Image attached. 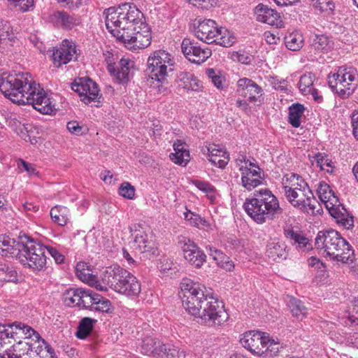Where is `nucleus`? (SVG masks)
Masks as SVG:
<instances>
[{"instance_id":"f257e3e1","label":"nucleus","mask_w":358,"mask_h":358,"mask_svg":"<svg viewBox=\"0 0 358 358\" xmlns=\"http://www.w3.org/2000/svg\"><path fill=\"white\" fill-rule=\"evenodd\" d=\"M108 31L131 50L148 48L151 44V29L143 13L134 3L110 7L104 12Z\"/></svg>"},{"instance_id":"f03ea898","label":"nucleus","mask_w":358,"mask_h":358,"mask_svg":"<svg viewBox=\"0 0 358 358\" xmlns=\"http://www.w3.org/2000/svg\"><path fill=\"white\" fill-rule=\"evenodd\" d=\"M182 306L197 322L208 327L222 325L229 318L224 306L207 291L206 287L189 279L180 283Z\"/></svg>"},{"instance_id":"7ed1b4c3","label":"nucleus","mask_w":358,"mask_h":358,"mask_svg":"<svg viewBox=\"0 0 358 358\" xmlns=\"http://www.w3.org/2000/svg\"><path fill=\"white\" fill-rule=\"evenodd\" d=\"M243 206L248 215L259 224L272 220L282 213L278 198L267 188L256 191L253 197L245 199Z\"/></svg>"},{"instance_id":"20e7f679","label":"nucleus","mask_w":358,"mask_h":358,"mask_svg":"<svg viewBox=\"0 0 358 358\" xmlns=\"http://www.w3.org/2000/svg\"><path fill=\"white\" fill-rule=\"evenodd\" d=\"M315 245L319 253L331 260L348 263L352 261L353 250L350 243L336 230L319 231Z\"/></svg>"},{"instance_id":"39448f33","label":"nucleus","mask_w":358,"mask_h":358,"mask_svg":"<svg viewBox=\"0 0 358 358\" xmlns=\"http://www.w3.org/2000/svg\"><path fill=\"white\" fill-rule=\"evenodd\" d=\"M103 285L101 286V292H107L110 288L129 297L138 296L141 292V285L136 277L117 265L106 268Z\"/></svg>"},{"instance_id":"423d86ee","label":"nucleus","mask_w":358,"mask_h":358,"mask_svg":"<svg viewBox=\"0 0 358 358\" xmlns=\"http://www.w3.org/2000/svg\"><path fill=\"white\" fill-rule=\"evenodd\" d=\"M29 78L27 73H3L0 78V91L12 102L24 105L27 102L26 91L34 84Z\"/></svg>"},{"instance_id":"0eeeda50","label":"nucleus","mask_w":358,"mask_h":358,"mask_svg":"<svg viewBox=\"0 0 358 358\" xmlns=\"http://www.w3.org/2000/svg\"><path fill=\"white\" fill-rule=\"evenodd\" d=\"M174 57L164 50L152 52L147 59L146 71L149 77L162 85L166 81L169 73L173 71Z\"/></svg>"},{"instance_id":"6e6552de","label":"nucleus","mask_w":358,"mask_h":358,"mask_svg":"<svg viewBox=\"0 0 358 358\" xmlns=\"http://www.w3.org/2000/svg\"><path fill=\"white\" fill-rule=\"evenodd\" d=\"M235 92L238 96L236 105L243 111L250 110L249 103L259 106L264 102L263 88L248 78H241L237 80Z\"/></svg>"},{"instance_id":"1a4fd4ad","label":"nucleus","mask_w":358,"mask_h":358,"mask_svg":"<svg viewBox=\"0 0 358 358\" xmlns=\"http://www.w3.org/2000/svg\"><path fill=\"white\" fill-rule=\"evenodd\" d=\"M357 70L351 66L339 67L337 72L330 73L328 83L333 92L341 99L349 97L357 87Z\"/></svg>"},{"instance_id":"9d476101","label":"nucleus","mask_w":358,"mask_h":358,"mask_svg":"<svg viewBox=\"0 0 358 358\" xmlns=\"http://www.w3.org/2000/svg\"><path fill=\"white\" fill-rule=\"evenodd\" d=\"M23 340H20L13 345V350L16 355V358L36 357L43 355L44 351H54L42 339L38 332L30 327V331L27 334H23Z\"/></svg>"},{"instance_id":"9b49d317","label":"nucleus","mask_w":358,"mask_h":358,"mask_svg":"<svg viewBox=\"0 0 358 358\" xmlns=\"http://www.w3.org/2000/svg\"><path fill=\"white\" fill-rule=\"evenodd\" d=\"M235 164L241 173V185L245 189L251 191L262 184V171L254 159L238 155L235 159Z\"/></svg>"},{"instance_id":"f8f14e48","label":"nucleus","mask_w":358,"mask_h":358,"mask_svg":"<svg viewBox=\"0 0 358 358\" xmlns=\"http://www.w3.org/2000/svg\"><path fill=\"white\" fill-rule=\"evenodd\" d=\"M26 245L24 249L18 256L17 259L24 266L33 271H39L45 267V246L36 243L25 236Z\"/></svg>"},{"instance_id":"ddd939ff","label":"nucleus","mask_w":358,"mask_h":358,"mask_svg":"<svg viewBox=\"0 0 358 358\" xmlns=\"http://www.w3.org/2000/svg\"><path fill=\"white\" fill-rule=\"evenodd\" d=\"M27 102L24 104H31L34 108L43 114L50 115L56 111V104L52 98L39 85L34 83L29 87V91H26Z\"/></svg>"},{"instance_id":"4468645a","label":"nucleus","mask_w":358,"mask_h":358,"mask_svg":"<svg viewBox=\"0 0 358 358\" xmlns=\"http://www.w3.org/2000/svg\"><path fill=\"white\" fill-rule=\"evenodd\" d=\"M288 201L296 208L308 213H314L317 201L307 183L285 194Z\"/></svg>"},{"instance_id":"2eb2a0df","label":"nucleus","mask_w":358,"mask_h":358,"mask_svg":"<svg viewBox=\"0 0 358 358\" xmlns=\"http://www.w3.org/2000/svg\"><path fill=\"white\" fill-rule=\"evenodd\" d=\"M30 331V327L15 322L12 324H0V348L2 350L12 349L13 342L23 338V334Z\"/></svg>"},{"instance_id":"dca6fc26","label":"nucleus","mask_w":358,"mask_h":358,"mask_svg":"<svg viewBox=\"0 0 358 358\" xmlns=\"http://www.w3.org/2000/svg\"><path fill=\"white\" fill-rule=\"evenodd\" d=\"M71 89L78 93L80 100L85 104H90L100 98L98 85L90 78H79L71 85Z\"/></svg>"},{"instance_id":"f3484780","label":"nucleus","mask_w":358,"mask_h":358,"mask_svg":"<svg viewBox=\"0 0 358 358\" xmlns=\"http://www.w3.org/2000/svg\"><path fill=\"white\" fill-rule=\"evenodd\" d=\"M181 49L185 57L192 63L201 64L211 56L208 48H203L194 41L185 38L181 43Z\"/></svg>"},{"instance_id":"a211bd4d","label":"nucleus","mask_w":358,"mask_h":358,"mask_svg":"<svg viewBox=\"0 0 358 358\" xmlns=\"http://www.w3.org/2000/svg\"><path fill=\"white\" fill-rule=\"evenodd\" d=\"M179 243L185 260L194 267L201 268L206 261L204 252L189 238L183 237Z\"/></svg>"},{"instance_id":"6ab92c4d","label":"nucleus","mask_w":358,"mask_h":358,"mask_svg":"<svg viewBox=\"0 0 358 358\" xmlns=\"http://www.w3.org/2000/svg\"><path fill=\"white\" fill-rule=\"evenodd\" d=\"M76 273L77 277L89 286L101 292V286H103V278L106 273V268L102 271L99 277L95 275L92 268L86 262H80L76 264Z\"/></svg>"},{"instance_id":"aec40b11","label":"nucleus","mask_w":358,"mask_h":358,"mask_svg":"<svg viewBox=\"0 0 358 358\" xmlns=\"http://www.w3.org/2000/svg\"><path fill=\"white\" fill-rule=\"evenodd\" d=\"M76 45L72 41L63 40L59 47L57 48L52 53L54 65L57 67L66 64L77 57Z\"/></svg>"},{"instance_id":"412c9836","label":"nucleus","mask_w":358,"mask_h":358,"mask_svg":"<svg viewBox=\"0 0 358 358\" xmlns=\"http://www.w3.org/2000/svg\"><path fill=\"white\" fill-rule=\"evenodd\" d=\"M25 245V237L15 238L5 234L0 235V254L2 256L15 257L17 259Z\"/></svg>"},{"instance_id":"4be33fe9","label":"nucleus","mask_w":358,"mask_h":358,"mask_svg":"<svg viewBox=\"0 0 358 358\" xmlns=\"http://www.w3.org/2000/svg\"><path fill=\"white\" fill-rule=\"evenodd\" d=\"M107 69L119 83H126L129 80L130 70L133 68L134 62L129 58H122L117 65L113 63L108 57L106 59Z\"/></svg>"},{"instance_id":"5701e85b","label":"nucleus","mask_w":358,"mask_h":358,"mask_svg":"<svg viewBox=\"0 0 358 358\" xmlns=\"http://www.w3.org/2000/svg\"><path fill=\"white\" fill-rule=\"evenodd\" d=\"M203 152L207 155L212 164L220 169H224L229 163V155L222 145L208 143L203 148Z\"/></svg>"},{"instance_id":"b1692460","label":"nucleus","mask_w":358,"mask_h":358,"mask_svg":"<svg viewBox=\"0 0 358 358\" xmlns=\"http://www.w3.org/2000/svg\"><path fill=\"white\" fill-rule=\"evenodd\" d=\"M91 290L81 288H70L65 290L62 294V300L67 306H78L86 308L90 301Z\"/></svg>"},{"instance_id":"393cba45","label":"nucleus","mask_w":358,"mask_h":358,"mask_svg":"<svg viewBox=\"0 0 358 358\" xmlns=\"http://www.w3.org/2000/svg\"><path fill=\"white\" fill-rule=\"evenodd\" d=\"M217 24L213 20H204L199 22L194 31L195 36L206 43H213L216 41V36H219Z\"/></svg>"},{"instance_id":"a878e982","label":"nucleus","mask_w":358,"mask_h":358,"mask_svg":"<svg viewBox=\"0 0 358 358\" xmlns=\"http://www.w3.org/2000/svg\"><path fill=\"white\" fill-rule=\"evenodd\" d=\"M254 12L256 20L259 22L275 26L277 28L284 26L280 15L268 6L259 3L255 7Z\"/></svg>"},{"instance_id":"bb28decb","label":"nucleus","mask_w":358,"mask_h":358,"mask_svg":"<svg viewBox=\"0 0 358 358\" xmlns=\"http://www.w3.org/2000/svg\"><path fill=\"white\" fill-rule=\"evenodd\" d=\"M266 332L248 331L243 334L240 338L241 345L252 355L258 356Z\"/></svg>"},{"instance_id":"cd10ccee","label":"nucleus","mask_w":358,"mask_h":358,"mask_svg":"<svg viewBox=\"0 0 358 358\" xmlns=\"http://www.w3.org/2000/svg\"><path fill=\"white\" fill-rule=\"evenodd\" d=\"M133 248L141 253H145L149 256L155 255L157 248L152 236L144 231H139L134 236Z\"/></svg>"},{"instance_id":"c85d7f7f","label":"nucleus","mask_w":358,"mask_h":358,"mask_svg":"<svg viewBox=\"0 0 358 358\" xmlns=\"http://www.w3.org/2000/svg\"><path fill=\"white\" fill-rule=\"evenodd\" d=\"M52 21L57 26L69 30L76 29L82 24V19L79 15L64 11L55 12L52 15Z\"/></svg>"},{"instance_id":"c756f323","label":"nucleus","mask_w":358,"mask_h":358,"mask_svg":"<svg viewBox=\"0 0 358 358\" xmlns=\"http://www.w3.org/2000/svg\"><path fill=\"white\" fill-rule=\"evenodd\" d=\"M317 194L320 200L324 205L328 211L334 207H336V205L338 206L340 203L338 197L335 195L330 186L324 182L319 183Z\"/></svg>"},{"instance_id":"7c9ffc66","label":"nucleus","mask_w":358,"mask_h":358,"mask_svg":"<svg viewBox=\"0 0 358 358\" xmlns=\"http://www.w3.org/2000/svg\"><path fill=\"white\" fill-rule=\"evenodd\" d=\"M173 152L171 153V160L178 165L185 166L190 160V154L188 146L181 140H177L173 145Z\"/></svg>"},{"instance_id":"2f4dec72","label":"nucleus","mask_w":358,"mask_h":358,"mask_svg":"<svg viewBox=\"0 0 358 358\" xmlns=\"http://www.w3.org/2000/svg\"><path fill=\"white\" fill-rule=\"evenodd\" d=\"M90 298L89 303L85 308L103 313H112L113 312L114 307L109 299L93 293L92 291L90 294Z\"/></svg>"},{"instance_id":"473e14b6","label":"nucleus","mask_w":358,"mask_h":358,"mask_svg":"<svg viewBox=\"0 0 358 358\" xmlns=\"http://www.w3.org/2000/svg\"><path fill=\"white\" fill-rule=\"evenodd\" d=\"M285 235L292 245L299 251H305L311 248L309 239L300 231L287 229L285 231Z\"/></svg>"},{"instance_id":"72a5a7b5","label":"nucleus","mask_w":358,"mask_h":358,"mask_svg":"<svg viewBox=\"0 0 358 358\" xmlns=\"http://www.w3.org/2000/svg\"><path fill=\"white\" fill-rule=\"evenodd\" d=\"M282 348V346L280 345L278 338H274L266 333L264 337H263L261 350L258 356L263 357H276Z\"/></svg>"},{"instance_id":"f704fd0d","label":"nucleus","mask_w":358,"mask_h":358,"mask_svg":"<svg viewBox=\"0 0 358 358\" xmlns=\"http://www.w3.org/2000/svg\"><path fill=\"white\" fill-rule=\"evenodd\" d=\"M315 76L311 73L302 75L299 83V88L304 95L311 94L314 100L317 102L322 101V96L318 94V92L313 87Z\"/></svg>"},{"instance_id":"c9c22d12","label":"nucleus","mask_w":358,"mask_h":358,"mask_svg":"<svg viewBox=\"0 0 358 358\" xmlns=\"http://www.w3.org/2000/svg\"><path fill=\"white\" fill-rule=\"evenodd\" d=\"M329 213L336 219L339 224L342 225L345 229H350L354 227L352 215L347 211L341 203H339L338 206L336 205V207H334L331 209Z\"/></svg>"},{"instance_id":"e433bc0d","label":"nucleus","mask_w":358,"mask_h":358,"mask_svg":"<svg viewBox=\"0 0 358 358\" xmlns=\"http://www.w3.org/2000/svg\"><path fill=\"white\" fill-rule=\"evenodd\" d=\"M333 47V43L325 35H315L310 47V52L320 55L328 52Z\"/></svg>"},{"instance_id":"4c0bfd02","label":"nucleus","mask_w":358,"mask_h":358,"mask_svg":"<svg viewBox=\"0 0 358 358\" xmlns=\"http://www.w3.org/2000/svg\"><path fill=\"white\" fill-rule=\"evenodd\" d=\"M310 161L313 165L324 172L332 174L335 171V165L331 159L325 153L317 152L310 157Z\"/></svg>"},{"instance_id":"58836bf2","label":"nucleus","mask_w":358,"mask_h":358,"mask_svg":"<svg viewBox=\"0 0 358 358\" xmlns=\"http://www.w3.org/2000/svg\"><path fill=\"white\" fill-rule=\"evenodd\" d=\"M306 183L305 180L301 176L294 173L285 174L282 179L284 194L292 190H295L302 186L303 184Z\"/></svg>"},{"instance_id":"ea45409f","label":"nucleus","mask_w":358,"mask_h":358,"mask_svg":"<svg viewBox=\"0 0 358 358\" xmlns=\"http://www.w3.org/2000/svg\"><path fill=\"white\" fill-rule=\"evenodd\" d=\"M180 78L185 89L194 92L202 91L203 83L194 74L188 72L182 73L180 75Z\"/></svg>"},{"instance_id":"a19ab883","label":"nucleus","mask_w":358,"mask_h":358,"mask_svg":"<svg viewBox=\"0 0 358 358\" xmlns=\"http://www.w3.org/2000/svg\"><path fill=\"white\" fill-rule=\"evenodd\" d=\"M162 345L159 341H156L152 337L146 336L142 340L141 352L146 355L158 357V352H159Z\"/></svg>"},{"instance_id":"79ce46f5","label":"nucleus","mask_w":358,"mask_h":358,"mask_svg":"<svg viewBox=\"0 0 358 358\" xmlns=\"http://www.w3.org/2000/svg\"><path fill=\"white\" fill-rule=\"evenodd\" d=\"M285 244L278 239L271 240L266 246L268 256L273 260L282 258L285 255Z\"/></svg>"},{"instance_id":"37998d69","label":"nucleus","mask_w":358,"mask_h":358,"mask_svg":"<svg viewBox=\"0 0 358 358\" xmlns=\"http://www.w3.org/2000/svg\"><path fill=\"white\" fill-rule=\"evenodd\" d=\"M69 210L66 207L57 206L50 210L52 220L60 226L66 225L69 222Z\"/></svg>"},{"instance_id":"c03bdc74","label":"nucleus","mask_w":358,"mask_h":358,"mask_svg":"<svg viewBox=\"0 0 358 358\" xmlns=\"http://www.w3.org/2000/svg\"><path fill=\"white\" fill-rule=\"evenodd\" d=\"M25 132L22 131L21 137L27 142L34 146H38L43 143V138L39 129L33 126L24 127Z\"/></svg>"},{"instance_id":"a18cd8bd","label":"nucleus","mask_w":358,"mask_h":358,"mask_svg":"<svg viewBox=\"0 0 358 358\" xmlns=\"http://www.w3.org/2000/svg\"><path fill=\"white\" fill-rule=\"evenodd\" d=\"M185 353L183 350L173 345H162L157 358H185Z\"/></svg>"},{"instance_id":"49530a36","label":"nucleus","mask_w":358,"mask_h":358,"mask_svg":"<svg viewBox=\"0 0 358 358\" xmlns=\"http://www.w3.org/2000/svg\"><path fill=\"white\" fill-rule=\"evenodd\" d=\"M184 216L185 219L189 221L191 225L196 228L206 231L213 229L211 224L198 214L187 210L184 213Z\"/></svg>"},{"instance_id":"de8ad7c7","label":"nucleus","mask_w":358,"mask_h":358,"mask_svg":"<svg viewBox=\"0 0 358 358\" xmlns=\"http://www.w3.org/2000/svg\"><path fill=\"white\" fill-rule=\"evenodd\" d=\"M289 308L294 316L299 320H302L308 315V310L303 303L294 297H290L288 301Z\"/></svg>"},{"instance_id":"09e8293b","label":"nucleus","mask_w":358,"mask_h":358,"mask_svg":"<svg viewBox=\"0 0 358 358\" xmlns=\"http://www.w3.org/2000/svg\"><path fill=\"white\" fill-rule=\"evenodd\" d=\"M304 38L299 31H294L285 36L286 47L292 51H298L303 45Z\"/></svg>"},{"instance_id":"8fccbe9b","label":"nucleus","mask_w":358,"mask_h":358,"mask_svg":"<svg viewBox=\"0 0 358 358\" xmlns=\"http://www.w3.org/2000/svg\"><path fill=\"white\" fill-rule=\"evenodd\" d=\"M304 107L299 103L292 104L289 108V122L294 127H299L301 125V119L304 113Z\"/></svg>"},{"instance_id":"3c124183","label":"nucleus","mask_w":358,"mask_h":358,"mask_svg":"<svg viewBox=\"0 0 358 358\" xmlns=\"http://www.w3.org/2000/svg\"><path fill=\"white\" fill-rule=\"evenodd\" d=\"M219 36H216V41L214 43L224 47H230L236 41V37L233 32L229 30L220 27Z\"/></svg>"},{"instance_id":"603ef678","label":"nucleus","mask_w":358,"mask_h":358,"mask_svg":"<svg viewBox=\"0 0 358 358\" xmlns=\"http://www.w3.org/2000/svg\"><path fill=\"white\" fill-rule=\"evenodd\" d=\"M192 182L200 191L205 193L211 202L215 201L217 193L216 189L210 182L201 180H194Z\"/></svg>"},{"instance_id":"864d4df0","label":"nucleus","mask_w":358,"mask_h":358,"mask_svg":"<svg viewBox=\"0 0 358 358\" xmlns=\"http://www.w3.org/2000/svg\"><path fill=\"white\" fill-rule=\"evenodd\" d=\"M94 320H92L90 317H84L83 318L78 327V330L76 332V336L80 339H85L88 336L93 328Z\"/></svg>"},{"instance_id":"5fc2aeb1","label":"nucleus","mask_w":358,"mask_h":358,"mask_svg":"<svg viewBox=\"0 0 358 358\" xmlns=\"http://www.w3.org/2000/svg\"><path fill=\"white\" fill-rule=\"evenodd\" d=\"M14 38V33L8 22L2 24L0 28V43L4 45H11Z\"/></svg>"},{"instance_id":"6e6d98bb","label":"nucleus","mask_w":358,"mask_h":358,"mask_svg":"<svg viewBox=\"0 0 358 358\" xmlns=\"http://www.w3.org/2000/svg\"><path fill=\"white\" fill-rule=\"evenodd\" d=\"M120 196L127 199H133L135 196V188L128 182H122L118 189Z\"/></svg>"},{"instance_id":"4d7b16f0","label":"nucleus","mask_w":358,"mask_h":358,"mask_svg":"<svg viewBox=\"0 0 358 358\" xmlns=\"http://www.w3.org/2000/svg\"><path fill=\"white\" fill-rule=\"evenodd\" d=\"M16 164L20 172L26 171L29 176H35L38 173L35 166L24 159H18Z\"/></svg>"},{"instance_id":"13d9d810","label":"nucleus","mask_w":358,"mask_h":358,"mask_svg":"<svg viewBox=\"0 0 358 358\" xmlns=\"http://www.w3.org/2000/svg\"><path fill=\"white\" fill-rule=\"evenodd\" d=\"M267 80L275 90L283 91L287 89V81L283 78L269 76L267 77Z\"/></svg>"},{"instance_id":"bf43d9fd","label":"nucleus","mask_w":358,"mask_h":358,"mask_svg":"<svg viewBox=\"0 0 358 358\" xmlns=\"http://www.w3.org/2000/svg\"><path fill=\"white\" fill-rule=\"evenodd\" d=\"M68 131L73 135L82 136L85 134L86 129L78 122L76 120L70 121L66 124Z\"/></svg>"},{"instance_id":"052dcab7","label":"nucleus","mask_w":358,"mask_h":358,"mask_svg":"<svg viewBox=\"0 0 358 358\" xmlns=\"http://www.w3.org/2000/svg\"><path fill=\"white\" fill-rule=\"evenodd\" d=\"M206 75L213 85L218 89L222 88L224 78L213 69L206 70Z\"/></svg>"},{"instance_id":"680f3d73","label":"nucleus","mask_w":358,"mask_h":358,"mask_svg":"<svg viewBox=\"0 0 358 358\" xmlns=\"http://www.w3.org/2000/svg\"><path fill=\"white\" fill-rule=\"evenodd\" d=\"M8 2L14 7H19L23 12L34 6V0H8Z\"/></svg>"},{"instance_id":"e2e57ef3","label":"nucleus","mask_w":358,"mask_h":358,"mask_svg":"<svg viewBox=\"0 0 358 358\" xmlns=\"http://www.w3.org/2000/svg\"><path fill=\"white\" fill-rule=\"evenodd\" d=\"M231 59L243 64H249L252 60V57L249 54L241 50L234 52L231 55Z\"/></svg>"},{"instance_id":"0e129e2a","label":"nucleus","mask_w":358,"mask_h":358,"mask_svg":"<svg viewBox=\"0 0 358 358\" xmlns=\"http://www.w3.org/2000/svg\"><path fill=\"white\" fill-rule=\"evenodd\" d=\"M206 249L208 251V255L214 261L216 262L217 264L224 259L226 255L221 250L211 245H207Z\"/></svg>"},{"instance_id":"69168bd1","label":"nucleus","mask_w":358,"mask_h":358,"mask_svg":"<svg viewBox=\"0 0 358 358\" xmlns=\"http://www.w3.org/2000/svg\"><path fill=\"white\" fill-rule=\"evenodd\" d=\"M315 271V280L317 284L324 285L328 282L329 275L326 269L325 265L323 266V268H321L319 270H316Z\"/></svg>"},{"instance_id":"338daca9","label":"nucleus","mask_w":358,"mask_h":358,"mask_svg":"<svg viewBox=\"0 0 358 358\" xmlns=\"http://www.w3.org/2000/svg\"><path fill=\"white\" fill-rule=\"evenodd\" d=\"M226 247L230 250L239 251L243 247L242 242L236 237H229L226 243Z\"/></svg>"},{"instance_id":"774afa93","label":"nucleus","mask_w":358,"mask_h":358,"mask_svg":"<svg viewBox=\"0 0 358 358\" xmlns=\"http://www.w3.org/2000/svg\"><path fill=\"white\" fill-rule=\"evenodd\" d=\"M45 251H47L54 258L57 264H61L64 262V256L56 248L51 246H45Z\"/></svg>"}]
</instances>
